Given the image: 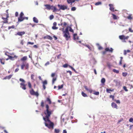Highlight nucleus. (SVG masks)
Listing matches in <instances>:
<instances>
[{"instance_id":"nucleus-1","label":"nucleus","mask_w":133,"mask_h":133,"mask_svg":"<svg viewBox=\"0 0 133 133\" xmlns=\"http://www.w3.org/2000/svg\"><path fill=\"white\" fill-rule=\"evenodd\" d=\"M45 108L46 110L44 111L45 116L43 117V119L45 122L44 123L45 125L49 129L53 128L54 123L50 120L49 118L52 114L54 111V110H50L48 104L46 105Z\"/></svg>"},{"instance_id":"nucleus-2","label":"nucleus","mask_w":133,"mask_h":133,"mask_svg":"<svg viewBox=\"0 0 133 133\" xmlns=\"http://www.w3.org/2000/svg\"><path fill=\"white\" fill-rule=\"evenodd\" d=\"M119 37L121 40H123V42H126V40H127L129 37L128 36H125L124 35H122L119 36Z\"/></svg>"},{"instance_id":"nucleus-3","label":"nucleus","mask_w":133,"mask_h":133,"mask_svg":"<svg viewBox=\"0 0 133 133\" xmlns=\"http://www.w3.org/2000/svg\"><path fill=\"white\" fill-rule=\"evenodd\" d=\"M29 92L30 94L32 95H35L37 97L39 95V94L37 91L35 92L33 88H31L29 90Z\"/></svg>"},{"instance_id":"nucleus-4","label":"nucleus","mask_w":133,"mask_h":133,"mask_svg":"<svg viewBox=\"0 0 133 133\" xmlns=\"http://www.w3.org/2000/svg\"><path fill=\"white\" fill-rule=\"evenodd\" d=\"M24 14L22 12H21L18 18V22H21L23 21L24 20V18L23 16Z\"/></svg>"},{"instance_id":"nucleus-5","label":"nucleus","mask_w":133,"mask_h":133,"mask_svg":"<svg viewBox=\"0 0 133 133\" xmlns=\"http://www.w3.org/2000/svg\"><path fill=\"white\" fill-rule=\"evenodd\" d=\"M9 17V14H7L6 15V17H2V19L4 21L2 22L4 23H8V18Z\"/></svg>"},{"instance_id":"nucleus-6","label":"nucleus","mask_w":133,"mask_h":133,"mask_svg":"<svg viewBox=\"0 0 133 133\" xmlns=\"http://www.w3.org/2000/svg\"><path fill=\"white\" fill-rule=\"evenodd\" d=\"M63 36L65 38L66 41H68L70 38L69 34L64 33Z\"/></svg>"},{"instance_id":"nucleus-7","label":"nucleus","mask_w":133,"mask_h":133,"mask_svg":"<svg viewBox=\"0 0 133 133\" xmlns=\"http://www.w3.org/2000/svg\"><path fill=\"white\" fill-rule=\"evenodd\" d=\"M20 87L22 89L25 90L26 89V84H25V83H21L20 84Z\"/></svg>"},{"instance_id":"nucleus-8","label":"nucleus","mask_w":133,"mask_h":133,"mask_svg":"<svg viewBox=\"0 0 133 133\" xmlns=\"http://www.w3.org/2000/svg\"><path fill=\"white\" fill-rule=\"evenodd\" d=\"M25 33V32L24 31H22L20 32H18L16 34H15V35L16 36L19 35V36H22L23 35H24Z\"/></svg>"},{"instance_id":"nucleus-9","label":"nucleus","mask_w":133,"mask_h":133,"mask_svg":"<svg viewBox=\"0 0 133 133\" xmlns=\"http://www.w3.org/2000/svg\"><path fill=\"white\" fill-rule=\"evenodd\" d=\"M47 84V82L46 80L44 81L43 82V87L44 90H45L46 89V87L45 85Z\"/></svg>"},{"instance_id":"nucleus-10","label":"nucleus","mask_w":133,"mask_h":133,"mask_svg":"<svg viewBox=\"0 0 133 133\" xmlns=\"http://www.w3.org/2000/svg\"><path fill=\"white\" fill-rule=\"evenodd\" d=\"M43 38L44 39H50L51 40H52V37L50 35H47L45 36Z\"/></svg>"},{"instance_id":"nucleus-11","label":"nucleus","mask_w":133,"mask_h":133,"mask_svg":"<svg viewBox=\"0 0 133 133\" xmlns=\"http://www.w3.org/2000/svg\"><path fill=\"white\" fill-rule=\"evenodd\" d=\"M109 6H110V10L112 11H114V8L113 5L111 4H109Z\"/></svg>"},{"instance_id":"nucleus-12","label":"nucleus","mask_w":133,"mask_h":133,"mask_svg":"<svg viewBox=\"0 0 133 133\" xmlns=\"http://www.w3.org/2000/svg\"><path fill=\"white\" fill-rule=\"evenodd\" d=\"M57 24L56 22H55L53 23V26L52 27V29L53 30H56L58 29V27L56 26L57 25Z\"/></svg>"},{"instance_id":"nucleus-13","label":"nucleus","mask_w":133,"mask_h":133,"mask_svg":"<svg viewBox=\"0 0 133 133\" xmlns=\"http://www.w3.org/2000/svg\"><path fill=\"white\" fill-rule=\"evenodd\" d=\"M111 105L113 108L117 109V105L114 102L112 103Z\"/></svg>"},{"instance_id":"nucleus-14","label":"nucleus","mask_w":133,"mask_h":133,"mask_svg":"<svg viewBox=\"0 0 133 133\" xmlns=\"http://www.w3.org/2000/svg\"><path fill=\"white\" fill-rule=\"evenodd\" d=\"M8 57H9V58H10V59L11 60H14V58H16L18 57L17 56H16V55L14 56L13 57L9 55H8Z\"/></svg>"},{"instance_id":"nucleus-15","label":"nucleus","mask_w":133,"mask_h":133,"mask_svg":"<svg viewBox=\"0 0 133 133\" xmlns=\"http://www.w3.org/2000/svg\"><path fill=\"white\" fill-rule=\"evenodd\" d=\"M105 50L106 51H109L111 52H113V49L112 48H110V49H109V48H106L105 49Z\"/></svg>"},{"instance_id":"nucleus-16","label":"nucleus","mask_w":133,"mask_h":133,"mask_svg":"<svg viewBox=\"0 0 133 133\" xmlns=\"http://www.w3.org/2000/svg\"><path fill=\"white\" fill-rule=\"evenodd\" d=\"M84 88H85V89L87 91H89V92L90 93H91L92 92V91H93L91 89H88L87 88V86H84Z\"/></svg>"},{"instance_id":"nucleus-17","label":"nucleus","mask_w":133,"mask_h":133,"mask_svg":"<svg viewBox=\"0 0 133 133\" xmlns=\"http://www.w3.org/2000/svg\"><path fill=\"white\" fill-rule=\"evenodd\" d=\"M69 28V26H68L65 29V31H64L63 32L64 33L69 34L68 30Z\"/></svg>"},{"instance_id":"nucleus-18","label":"nucleus","mask_w":133,"mask_h":133,"mask_svg":"<svg viewBox=\"0 0 133 133\" xmlns=\"http://www.w3.org/2000/svg\"><path fill=\"white\" fill-rule=\"evenodd\" d=\"M12 76V75H11L9 76H6L5 77H4L3 78V79H10Z\"/></svg>"},{"instance_id":"nucleus-19","label":"nucleus","mask_w":133,"mask_h":133,"mask_svg":"<svg viewBox=\"0 0 133 133\" xmlns=\"http://www.w3.org/2000/svg\"><path fill=\"white\" fill-rule=\"evenodd\" d=\"M67 8V6H65L64 5H62L61 7L60 8L61 10H64L65 9H66Z\"/></svg>"},{"instance_id":"nucleus-20","label":"nucleus","mask_w":133,"mask_h":133,"mask_svg":"<svg viewBox=\"0 0 133 133\" xmlns=\"http://www.w3.org/2000/svg\"><path fill=\"white\" fill-rule=\"evenodd\" d=\"M74 39V40L78 39V37L77 36V34H74L73 36Z\"/></svg>"},{"instance_id":"nucleus-21","label":"nucleus","mask_w":133,"mask_h":133,"mask_svg":"<svg viewBox=\"0 0 133 133\" xmlns=\"http://www.w3.org/2000/svg\"><path fill=\"white\" fill-rule=\"evenodd\" d=\"M51 5H50L49 4H46L44 5V6L46 7V9L48 10H50V7H51Z\"/></svg>"},{"instance_id":"nucleus-22","label":"nucleus","mask_w":133,"mask_h":133,"mask_svg":"<svg viewBox=\"0 0 133 133\" xmlns=\"http://www.w3.org/2000/svg\"><path fill=\"white\" fill-rule=\"evenodd\" d=\"M0 61L1 63L2 64H4L5 63V59L3 58H1Z\"/></svg>"},{"instance_id":"nucleus-23","label":"nucleus","mask_w":133,"mask_h":133,"mask_svg":"<svg viewBox=\"0 0 133 133\" xmlns=\"http://www.w3.org/2000/svg\"><path fill=\"white\" fill-rule=\"evenodd\" d=\"M26 62H24L23 63L22 65H21V69H23L24 67H25V65Z\"/></svg>"},{"instance_id":"nucleus-24","label":"nucleus","mask_w":133,"mask_h":133,"mask_svg":"<svg viewBox=\"0 0 133 133\" xmlns=\"http://www.w3.org/2000/svg\"><path fill=\"white\" fill-rule=\"evenodd\" d=\"M27 59V57L26 56H25L22 58L21 59V60L22 61H23L26 60Z\"/></svg>"},{"instance_id":"nucleus-25","label":"nucleus","mask_w":133,"mask_h":133,"mask_svg":"<svg viewBox=\"0 0 133 133\" xmlns=\"http://www.w3.org/2000/svg\"><path fill=\"white\" fill-rule=\"evenodd\" d=\"M33 21L35 23H37L38 22V20L37 18L35 17H34L33 18Z\"/></svg>"},{"instance_id":"nucleus-26","label":"nucleus","mask_w":133,"mask_h":133,"mask_svg":"<svg viewBox=\"0 0 133 133\" xmlns=\"http://www.w3.org/2000/svg\"><path fill=\"white\" fill-rule=\"evenodd\" d=\"M60 10V9H57L55 6L54 9L53 10V12H55L56 11H58Z\"/></svg>"},{"instance_id":"nucleus-27","label":"nucleus","mask_w":133,"mask_h":133,"mask_svg":"<svg viewBox=\"0 0 133 133\" xmlns=\"http://www.w3.org/2000/svg\"><path fill=\"white\" fill-rule=\"evenodd\" d=\"M114 90L113 89L112 90L108 89H106V91L108 93H110L111 91H114Z\"/></svg>"},{"instance_id":"nucleus-28","label":"nucleus","mask_w":133,"mask_h":133,"mask_svg":"<svg viewBox=\"0 0 133 133\" xmlns=\"http://www.w3.org/2000/svg\"><path fill=\"white\" fill-rule=\"evenodd\" d=\"M47 101L48 102V103L49 104H50L51 103V101L50 99L49 98H47L46 99Z\"/></svg>"},{"instance_id":"nucleus-29","label":"nucleus","mask_w":133,"mask_h":133,"mask_svg":"<svg viewBox=\"0 0 133 133\" xmlns=\"http://www.w3.org/2000/svg\"><path fill=\"white\" fill-rule=\"evenodd\" d=\"M29 64L28 63H25V68L26 69H28L29 68Z\"/></svg>"},{"instance_id":"nucleus-30","label":"nucleus","mask_w":133,"mask_h":133,"mask_svg":"<svg viewBox=\"0 0 133 133\" xmlns=\"http://www.w3.org/2000/svg\"><path fill=\"white\" fill-rule=\"evenodd\" d=\"M57 79V77H54L52 79V84H53L55 83V81H56Z\"/></svg>"},{"instance_id":"nucleus-31","label":"nucleus","mask_w":133,"mask_h":133,"mask_svg":"<svg viewBox=\"0 0 133 133\" xmlns=\"http://www.w3.org/2000/svg\"><path fill=\"white\" fill-rule=\"evenodd\" d=\"M105 81V79L104 78H102L101 81V83L102 84H104Z\"/></svg>"},{"instance_id":"nucleus-32","label":"nucleus","mask_w":133,"mask_h":133,"mask_svg":"<svg viewBox=\"0 0 133 133\" xmlns=\"http://www.w3.org/2000/svg\"><path fill=\"white\" fill-rule=\"evenodd\" d=\"M82 95V96H83L84 97H87V95L85 94V93H84V92L83 91H82L81 93Z\"/></svg>"},{"instance_id":"nucleus-33","label":"nucleus","mask_w":133,"mask_h":133,"mask_svg":"<svg viewBox=\"0 0 133 133\" xmlns=\"http://www.w3.org/2000/svg\"><path fill=\"white\" fill-rule=\"evenodd\" d=\"M128 75V73L127 72H123L122 73V75L123 77H125Z\"/></svg>"},{"instance_id":"nucleus-34","label":"nucleus","mask_w":133,"mask_h":133,"mask_svg":"<svg viewBox=\"0 0 133 133\" xmlns=\"http://www.w3.org/2000/svg\"><path fill=\"white\" fill-rule=\"evenodd\" d=\"M28 85L29 88L31 89L32 88L31 84L30 82H28Z\"/></svg>"},{"instance_id":"nucleus-35","label":"nucleus","mask_w":133,"mask_h":133,"mask_svg":"<svg viewBox=\"0 0 133 133\" xmlns=\"http://www.w3.org/2000/svg\"><path fill=\"white\" fill-rule=\"evenodd\" d=\"M15 27V26L14 25H12L11 26H9L8 28V29L10 30L11 29H14Z\"/></svg>"},{"instance_id":"nucleus-36","label":"nucleus","mask_w":133,"mask_h":133,"mask_svg":"<svg viewBox=\"0 0 133 133\" xmlns=\"http://www.w3.org/2000/svg\"><path fill=\"white\" fill-rule=\"evenodd\" d=\"M113 71L114 72L116 73L117 74H118L119 72V71L118 70H116L115 69H113Z\"/></svg>"},{"instance_id":"nucleus-37","label":"nucleus","mask_w":133,"mask_h":133,"mask_svg":"<svg viewBox=\"0 0 133 133\" xmlns=\"http://www.w3.org/2000/svg\"><path fill=\"white\" fill-rule=\"evenodd\" d=\"M63 84H62L61 85H58V90H59L60 89H61L63 87Z\"/></svg>"},{"instance_id":"nucleus-38","label":"nucleus","mask_w":133,"mask_h":133,"mask_svg":"<svg viewBox=\"0 0 133 133\" xmlns=\"http://www.w3.org/2000/svg\"><path fill=\"white\" fill-rule=\"evenodd\" d=\"M112 15L113 16V18L114 19H117V17L115 15L113 14H112Z\"/></svg>"},{"instance_id":"nucleus-39","label":"nucleus","mask_w":133,"mask_h":133,"mask_svg":"<svg viewBox=\"0 0 133 133\" xmlns=\"http://www.w3.org/2000/svg\"><path fill=\"white\" fill-rule=\"evenodd\" d=\"M60 131V130L59 129H55V132L56 133H58Z\"/></svg>"},{"instance_id":"nucleus-40","label":"nucleus","mask_w":133,"mask_h":133,"mask_svg":"<svg viewBox=\"0 0 133 133\" xmlns=\"http://www.w3.org/2000/svg\"><path fill=\"white\" fill-rule=\"evenodd\" d=\"M85 46L87 47L90 50H91L92 49L91 47L89 45H86Z\"/></svg>"},{"instance_id":"nucleus-41","label":"nucleus","mask_w":133,"mask_h":133,"mask_svg":"<svg viewBox=\"0 0 133 133\" xmlns=\"http://www.w3.org/2000/svg\"><path fill=\"white\" fill-rule=\"evenodd\" d=\"M34 76H35L33 74L31 75V79H32L34 81V80H35V79H34Z\"/></svg>"},{"instance_id":"nucleus-42","label":"nucleus","mask_w":133,"mask_h":133,"mask_svg":"<svg viewBox=\"0 0 133 133\" xmlns=\"http://www.w3.org/2000/svg\"><path fill=\"white\" fill-rule=\"evenodd\" d=\"M69 31H70L72 32V33L74 32V31L71 28L70 26H69Z\"/></svg>"},{"instance_id":"nucleus-43","label":"nucleus","mask_w":133,"mask_h":133,"mask_svg":"<svg viewBox=\"0 0 133 133\" xmlns=\"http://www.w3.org/2000/svg\"><path fill=\"white\" fill-rule=\"evenodd\" d=\"M101 4V2H99L95 3V5H98Z\"/></svg>"},{"instance_id":"nucleus-44","label":"nucleus","mask_w":133,"mask_h":133,"mask_svg":"<svg viewBox=\"0 0 133 133\" xmlns=\"http://www.w3.org/2000/svg\"><path fill=\"white\" fill-rule=\"evenodd\" d=\"M41 106L42 107H44V102L43 101H42L41 103Z\"/></svg>"},{"instance_id":"nucleus-45","label":"nucleus","mask_w":133,"mask_h":133,"mask_svg":"<svg viewBox=\"0 0 133 133\" xmlns=\"http://www.w3.org/2000/svg\"><path fill=\"white\" fill-rule=\"evenodd\" d=\"M129 121L130 122H132L133 123V118H130L129 119Z\"/></svg>"},{"instance_id":"nucleus-46","label":"nucleus","mask_w":133,"mask_h":133,"mask_svg":"<svg viewBox=\"0 0 133 133\" xmlns=\"http://www.w3.org/2000/svg\"><path fill=\"white\" fill-rule=\"evenodd\" d=\"M123 89L126 91H128V90L127 89V87L126 86H124L123 87Z\"/></svg>"},{"instance_id":"nucleus-47","label":"nucleus","mask_w":133,"mask_h":133,"mask_svg":"<svg viewBox=\"0 0 133 133\" xmlns=\"http://www.w3.org/2000/svg\"><path fill=\"white\" fill-rule=\"evenodd\" d=\"M109 97L110 98H112L113 100H114V96L112 95H110Z\"/></svg>"},{"instance_id":"nucleus-48","label":"nucleus","mask_w":133,"mask_h":133,"mask_svg":"<svg viewBox=\"0 0 133 133\" xmlns=\"http://www.w3.org/2000/svg\"><path fill=\"white\" fill-rule=\"evenodd\" d=\"M34 44V42H28V43H27V45L31 44V45H32Z\"/></svg>"},{"instance_id":"nucleus-49","label":"nucleus","mask_w":133,"mask_h":133,"mask_svg":"<svg viewBox=\"0 0 133 133\" xmlns=\"http://www.w3.org/2000/svg\"><path fill=\"white\" fill-rule=\"evenodd\" d=\"M127 18L128 19H130V20L132 19V18L131 17V15H129L127 17Z\"/></svg>"},{"instance_id":"nucleus-50","label":"nucleus","mask_w":133,"mask_h":133,"mask_svg":"<svg viewBox=\"0 0 133 133\" xmlns=\"http://www.w3.org/2000/svg\"><path fill=\"white\" fill-rule=\"evenodd\" d=\"M94 94L96 95H99V92H95L94 93Z\"/></svg>"},{"instance_id":"nucleus-51","label":"nucleus","mask_w":133,"mask_h":133,"mask_svg":"<svg viewBox=\"0 0 133 133\" xmlns=\"http://www.w3.org/2000/svg\"><path fill=\"white\" fill-rule=\"evenodd\" d=\"M19 81H21L22 82V83H25V82L24 80L22 78H20L19 79Z\"/></svg>"},{"instance_id":"nucleus-52","label":"nucleus","mask_w":133,"mask_h":133,"mask_svg":"<svg viewBox=\"0 0 133 133\" xmlns=\"http://www.w3.org/2000/svg\"><path fill=\"white\" fill-rule=\"evenodd\" d=\"M54 18V16L53 15H51L49 17L50 19V20Z\"/></svg>"},{"instance_id":"nucleus-53","label":"nucleus","mask_w":133,"mask_h":133,"mask_svg":"<svg viewBox=\"0 0 133 133\" xmlns=\"http://www.w3.org/2000/svg\"><path fill=\"white\" fill-rule=\"evenodd\" d=\"M76 10V8L75 7H72L71 8V10L72 11H75Z\"/></svg>"},{"instance_id":"nucleus-54","label":"nucleus","mask_w":133,"mask_h":133,"mask_svg":"<svg viewBox=\"0 0 133 133\" xmlns=\"http://www.w3.org/2000/svg\"><path fill=\"white\" fill-rule=\"evenodd\" d=\"M50 6H51V7L50 8V10L51 9L53 10L55 6H54L53 5H51Z\"/></svg>"},{"instance_id":"nucleus-55","label":"nucleus","mask_w":133,"mask_h":133,"mask_svg":"<svg viewBox=\"0 0 133 133\" xmlns=\"http://www.w3.org/2000/svg\"><path fill=\"white\" fill-rule=\"evenodd\" d=\"M63 67H64V68H66L68 67V64H64L63 65Z\"/></svg>"},{"instance_id":"nucleus-56","label":"nucleus","mask_w":133,"mask_h":133,"mask_svg":"<svg viewBox=\"0 0 133 133\" xmlns=\"http://www.w3.org/2000/svg\"><path fill=\"white\" fill-rule=\"evenodd\" d=\"M55 73H52L51 75V76L52 77H54L55 75Z\"/></svg>"},{"instance_id":"nucleus-57","label":"nucleus","mask_w":133,"mask_h":133,"mask_svg":"<svg viewBox=\"0 0 133 133\" xmlns=\"http://www.w3.org/2000/svg\"><path fill=\"white\" fill-rule=\"evenodd\" d=\"M98 49L99 50H101L103 49V48L100 46H99L98 47Z\"/></svg>"},{"instance_id":"nucleus-58","label":"nucleus","mask_w":133,"mask_h":133,"mask_svg":"<svg viewBox=\"0 0 133 133\" xmlns=\"http://www.w3.org/2000/svg\"><path fill=\"white\" fill-rule=\"evenodd\" d=\"M50 64V63L49 62H47L45 64V66H46L48 65H49Z\"/></svg>"},{"instance_id":"nucleus-59","label":"nucleus","mask_w":133,"mask_h":133,"mask_svg":"<svg viewBox=\"0 0 133 133\" xmlns=\"http://www.w3.org/2000/svg\"><path fill=\"white\" fill-rule=\"evenodd\" d=\"M129 31L130 32H133V30L132 29H131V28H129Z\"/></svg>"},{"instance_id":"nucleus-60","label":"nucleus","mask_w":133,"mask_h":133,"mask_svg":"<svg viewBox=\"0 0 133 133\" xmlns=\"http://www.w3.org/2000/svg\"><path fill=\"white\" fill-rule=\"evenodd\" d=\"M19 70V69L18 68H17L15 70V72H17Z\"/></svg>"},{"instance_id":"nucleus-61","label":"nucleus","mask_w":133,"mask_h":133,"mask_svg":"<svg viewBox=\"0 0 133 133\" xmlns=\"http://www.w3.org/2000/svg\"><path fill=\"white\" fill-rule=\"evenodd\" d=\"M21 44L22 45L24 44V42L23 40H22L21 41Z\"/></svg>"},{"instance_id":"nucleus-62","label":"nucleus","mask_w":133,"mask_h":133,"mask_svg":"<svg viewBox=\"0 0 133 133\" xmlns=\"http://www.w3.org/2000/svg\"><path fill=\"white\" fill-rule=\"evenodd\" d=\"M116 101V102L117 103H119V104H120V101L119 100H115Z\"/></svg>"},{"instance_id":"nucleus-63","label":"nucleus","mask_w":133,"mask_h":133,"mask_svg":"<svg viewBox=\"0 0 133 133\" xmlns=\"http://www.w3.org/2000/svg\"><path fill=\"white\" fill-rule=\"evenodd\" d=\"M18 13L17 12H16L15 13V16L16 17L18 16Z\"/></svg>"},{"instance_id":"nucleus-64","label":"nucleus","mask_w":133,"mask_h":133,"mask_svg":"<svg viewBox=\"0 0 133 133\" xmlns=\"http://www.w3.org/2000/svg\"><path fill=\"white\" fill-rule=\"evenodd\" d=\"M67 1L68 4L71 3V0H67Z\"/></svg>"}]
</instances>
